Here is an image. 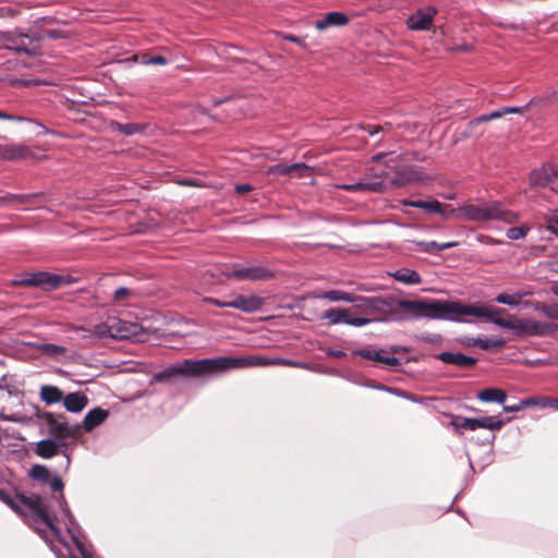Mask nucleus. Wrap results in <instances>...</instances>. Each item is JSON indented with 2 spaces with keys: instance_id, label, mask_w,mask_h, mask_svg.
<instances>
[{
  "instance_id": "4be33fe9",
  "label": "nucleus",
  "mask_w": 558,
  "mask_h": 558,
  "mask_svg": "<svg viewBox=\"0 0 558 558\" xmlns=\"http://www.w3.org/2000/svg\"><path fill=\"white\" fill-rule=\"evenodd\" d=\"M1 156L5 159H25L28 157L33 158H41V156L36 155L34 151H31L26 146L22 144H7L5 146H0Z\"/></svg>"
},
{
  "instance_id": "2f4dec72",
  "label": "nucleus",
  "mask_w": 558,
  "mask_h": 558,
  "mask_svg": "<svg viewBox=\"0 0 558 558\" xmlns=\"http://www.w3.org/2000/svg\"><path fill=\"white\" fill-rule=\"evenodd\" d=\"M43 195L39 193L35 194H11L8 193L0 197V205L7 204H21V205H31L33 201L36 198H40Z\"/></svg>"
},
{
  "instance_id": "864d4df0",
  "label": "nucleus",
  "mask_w": 558,
  "mask_h": 558,
  "mask_svg": "<svg viewBox=\"0 0 558 558\" xmlns=\"http://www.w3.org/2000/svg\"><path fill=\"white\" fill-rule=\"evenodd\" d=\"M204 302L213 304V305L218 306V307H228V305H227L228 304V300L221 301V300H218V299H215V298H205Z\"/></svg>"
},
{
  "instance_id": "13d9d810",
  "label": "nucleus",
  "mask_w": 558,
  "mask_h": 558,
  "mask_svg": "<svg viewBox=\"0 0 558 558\" xmlns=\"http://www.w3.org/2000/svg\"><path fill=\"white\" fill-rule=\"evenodd\" d=\"M329 355L335 357H342L345 355V353L343 351H331Z\"/></svg>"
},
{
  "instance_id": "6e6d98bb",
  "label": "nucleus",
  "mask_w": 558,
  "mask_h": 558,
  "mask_svg": "<svg viewBox=\"0 0 558 558\" xmlns=\"http://www.w3.org/2000/svg\"><path fill=\"white\" fill-rule=\"evenodd\" d=\"M283 39L289 40V41H291V43H294V44H296V45H299V46H301V47H305L304 41H303L301 38L296 37V36H293V35H284V36H283Z\"/></svg>"
},
{
  "instance_id": "680f3d73",
  "label": "nucleus",
  "mask_w": 558,
  "mask_h": 558,
  "mask_svg": "<svg viewBox=\"0 0 558 558\" xmlns=\"http://www.w3.org/2000/svg\"><path fill=\"white\" fill-rule=\"evenodd\" d=\"M392 352L393 353L398 352V349L397 348H392Z\"/></svg>"
},
{
  "instance_id": "49530a36",
  "label": "nucleus",
  "mask_w": 558,
  "mask_h": 558,
  "mask_svg": "<svg viewBox=\"0 0 558 558\" xmlns=\"http://www.w3.org/2000/svg\"><path fill=\"white\" fill-rule=\"evenodd\" d=\"M371 320L368 318L364 317H352L350 315V311L348 310V318H345L344 324L355 326V327H362L369 323Z\"/></svg>"
},
{
  "instance_id": "8fccbe9b",
  "label": "nucleus",
  "mask_w": 558,
  "mask_h": 558,
  "mask_svg": "<svg viewBox=\"0 0 558 558\" xmlns=\"http://www.w3.org/2000/svg\"><path fill=\"white\" fill-rule=\"evenodd\" d=\"M130 294V289L121 287L114 291L113 298L117 302H121L124 301Z\"/></svg>"
},
{
  "instance_id": "cd10ccee",
  "label": "nucleus",
  "mask_w": 558,
  "mask_h": 558,
  "mask_svg": "<svg viewBox=\"0 0 558 558\" xmlns=\"http://www.w3.org/2000/svg\"><path fill=\"white\" fill-rule=\"evenodd\" d=\"M322 298L327 299L332 302H339V301L349 302V303H355L357 301H363V302H368V303L372 302V300H368L366 298L357 296V295H354L352 293L341 291V290L327 291L322 295Z\"/></svg>"
},
{
  "instance_id": "c9c22d12",
  "label": "nucleus",
  "mask_w": 558,
  "mask_h": 558,
  "mask_svg": "<svg viewBox=\"0 0 558 558\" xmlns=\"http://www.w3.org/2000/svg\"><path fill=\"white\" fill-rule=\"evenodd\" d=\"M417 245L421 247V251L425 253H438L447 248L456 247L458 242H446V243H437L435 241L429 242H418Z\"/></svg>"
},
{
  "instance_id": "f8f14e48",
  "label": "nucleus",
  "mask_w": 558,
  "mask_h": 558,
  "mask_svg": "<svg viewBox=\"0 0 558 558\" xmlns=\"http://www.w3.org/2000/svg\"><path fill=\"white\" fill-rule=\"evenodd\" d=\"M530 185L549 186L553 191L558 192V169L550 163H546L541 169L532 171Z\"/></svg>"
},
{
  "instance_id": "9d476101",
  "label": "nucleus",
  "mask_w": 558,
  "mask_h": 558,
  "mask_svg": "<svg viewBox=\"0 0 558 558\" xmlns=\"http://www.w3.org/2000/svg\"><path fill=\"white\" fill-rule=\"evenodd\" d=\"M554 97H556V93H554L553 95L534 98L524 107H502L500 109L492 111L488 114H482V116L477 117L475 120H473L471 122V124L488 122L490 120L499 119V118H501L506 114H510V113L522 114L526 111H534L536 109H541L542 107H544Z\"/></svg>"
},
{
  "instance_id": "a878e982",
  "label": "nucleus",
  "mask_w": 558,
  "mask_h": 558,
  "mask_svg": "<svg viewBox=\"0 0 558 558\" xmlns=\"http://www.w3.org/2000/svg\"><path fill=\"white\" fill-rule=\"evenodd\" d=\"M118 128H119L121 134L124 136H133V135L158 136V134L153 132L155 129L148 124L128 123L124 125L118 124Z\"/></svg>"
},
{
  "instance_id": "4468645a",
  "label": "nucleus",
  "mask_w": 558,
  "mask_h": 558,
  "mask_svg": "<svg viewBox=\"0 0 558 558\" xmlns=\"http://www.w3.org/2000/svg\"><path fill=\"white\" fill-rule=\"evenodd\" d=\"M264 303V299L257 295L233 294L229 296L227 305L250 314L260 310Z\"/></svg>"
},
{
  "instance_id": "f03ea898",
  "label": "nucleus",
  "mask_w": 558,
  "mask_h": 558,
  "mask_svg": "<svg viewBox=\"0 0 558 558\" xmlns=\"http://www.w3.org/2000/svg\"><path fill=\"white\" fill-rule=\"evenodd\" d=\"M477 311L482 312L481 315L475 317H485L499 327L510 329L518 336H547L558 329V326L551 323L537 322L529 318H504L502 314L506 313L504 308H486L477 306Z\"/></svg>"
},
{
  "instance_id": "79ce46f5",
  "label": "nucleus",
  "mask_w": 558,
  "mask_h": 558,
  "mask_svg": "<svg viewBox=\"0 0 558 558\" xmlns=\"http://www.w3.org/2000/svg\"><path fill=\"white\" fill-rule=\"evenodd\" d=\"M451 425L456 429H469L474 430L473 418L464 417V416H454L451 421Z\"/></svg>"
},
{
  "instance_id": "bb28decb",
  "label": "nucleus",
  "mask_w": 558,
  "mask_h": 558,
  "mask_svg": "<svg viewBox=\"0 0 558 558\" xmlns=\"http://www.w3.org/2000/svg\"><path fill=\"white\" fill-rule=\"evenodd\" d=\"M60 446L65 447V444L64 442L58 444L57 441H54L53 439H50V438L43 439L37 442L35 452L40 458L50 459V458L54 457L56 454H58Z\"/></svg>"
},
{
  "instance_id": "de8ad7c7",
  "label": "nucleus",
  "mask_w": 558,
  "mask_h": 558,
  "mask_svg": "<svg viewBox=\"0 0 558 558\" xmlns=\"http://www.w3.org/2000/svg\"><path fill=\"white\" fill-rule=\"evenodd\" d=\"M534 402L531 399H525L520 401L517 404L513 405H504L505 412H519L523 410L525 407L533 404Z\"/></svg>"
},
{
  "instance_id": "5701e85b",
  "label": "nucleus",
  "mask_w": 558,
  "mask_h": 558,
  "mask_svg": "<svg viewBox=\"0 0 558 558\" xmlns=\"http://www.w3.org/2000/svg\"><path fill=\"white\" fill-rule=\"evenodd\" d=\"M64 408L72 413L82 412L88 404V398L83 392H71L63 396Z\"/></svg>"
},
{
  "instance_id": "f257e3e1",
  "label": "nucleus",
  "mask_w": 558,
  "mask_h": 558,
  "mask_svg": "<svg viewBox=\"0 0 558 558\" xmlns=\"http://www.w3.org/2000/svg\"><path fill=\"white\" fill-rule=\"evenodd\" d=\"M398 307L415 317L433 319L460 320L462 316L483 314L477 306L463 304L459 301L440 300H399Z\"/></svg>"
},
{
  "instance_id": "a211bd4d",
  "label": "nucleus",
  "mask_w": 558,
  "mask_h": 558,
  "mask_svg": "<svg viewBox=\"0 0 558 558\" xmlns=\"http://www.w3.org/2000/svg\"><path fill=\"white\" fill-rule=\"evenodd\" d=\"M17 133L21 136L33 138V137H43L47 135H56L54 132L50 131L46 126L41 125L32 120H21L17 125Z\"/></svg>"
},
{
  "instance_id": "39448f33",
  "label": "nucleus",
  "mask_w": 558,
  "mask_h": 558,
  "mask_svg": "<svg viewBox=\"0 0 558 558\" xmlns=\"http://www.w3.org/2000/svg\"><path fill=\"white\" fill-rule=\"evenodd\" d=\"M215 373H222L234 368H244L253 366H289L296 368H307L305 363L288 360L283 357L269 359L260 355H248V356H218L214 357Z\"/></svg>"
},
{
  "instance_id": "473e14b6",
  "label": "nucleus",
  "mask_w": 558,
  "mask_h": 558,
  "mask_svg": "<svg viewBox=\"0 0 558 558\" xmlns=\"http://www.w3.org/2000/svg\"><path fill=\"white\" fill-rule=\"evenodd\" d=\"M477 399L483 402H497L504 404L507 399V393L500 388H486L478 392Z\"/></svg>"
},
{
  "instance_id": "09e8293b",
  "label": "nucleus",
  "mask_w": 558,
  "mask_h": 558,
  "mask_svg": "<svg viewBox=\"0 0 558 558\" xmlns=\"http://www.w3.org/2000/svg\"><path fill=\"white\" fill-rule=\"evenodd\" d=\"M142 63L145 65H165L167 64V59L161 56H156L151 58L143 57Z\"/></svg>"
},
{
  "instance_id": "a18cd8bd",
  "label": "nucleus",
  "mask_w": 558,
  "mask_h": 558,
  "mask_svg": "<svg viewBox=\"0 0 558 558\" xmlns=\"http://www.w3.org/2000/svg\"><path fill=\"white\" fill-rule=\"evenodd\" d=\"M0 500L3 501L5 505H8L13 511L20 512V506L16 504V501L10 496L9 493H7L4 489L0 488Z\"/></svg>"
},
{
  "instance_id": "f3484780",
  "label": "nucleus",
  "mask_w": 558,
  "mask_h": 558,
  "mask_svg": "<svg viewBox=\"0 0 558 558\" xmlns=\"http://www.w3.org/2000/svg\"><path fill=\"white\" fill-rule=\"evenodd\" d=\"M349 22L350 19L347 14L338 11H332L323 15L320 19L316 20L314 26L317 31L324 32L331 27L345 26Z\"/></svg>"
},
{
  "instance_id": "052dcab7",
  "label": "nucleus",
  "mask_w": 558,
  "mask_h": 558,
  "mask_svg": "<svg viewBox=\"0 0 558 558\" xmlns=\"http://www.w3.org/2000/svg\"><path fill=\"white\" fill-rule=\"evenodd\" d=\"M0 118H7V116L0 112Z\"/></svg>"
},
{
  "instance_id": "e433bc0d",
  "label": "nucleus",
  "mask_w": 558,
  "mask_h": 558,
  "mask_svg": "<svg viewBox=\"0 0 558 558\" xmlns=\"http://www.w3.org/2000/svg\"><path fill=\"white\" fill-rule=\"evenodd\" d=\"M347 191H374V192H381L384 187V182L376 181V182H359L355 184H349L342 186Z\"/></svg>"
},
{
  "instance_id": "4c0bfd02",
  "label": "nucleus",
  "mask_w": 558,
  "mask_h": 558,
  "mask_svg": "<svg viewBox=\"0 0 558 558\" xmlns=\"http://www.w3.org/2000/svg\"><path fill=\"white\" fill-rule=\"evenodd\" d=\"M322 317L324 319H328L329 323L332 325L344 323L345 318H348V310L347 308H329L323 313Z\"/></svg>"
},
{
  "instance_id": "6ab92c4d",
  "label": "nucleus",
  "mask_w": 558,
  "mask_h": 558,
  "mask_svg": "<svg viewBox=\"0 0 558 558\" xmlns=\"http://www.w3.org/2000/svg\"><path fill=\"white\" fill-rule=\"evenodd\" d=\"M436 359L444 362L445 364L456 365L460 368H472L475 366L477 360L475 357L465 355L463 353L457 352H441L436 355Z\"/></svg>"
},
{
  "instance_id": "dca6fc26",
  "label": "nucleus",
  "mask_w": 558,
  "mask_h": 558,
  "mask_svg": "<svg viewBox=\"0 0 558 558\" xmlns=\"http://www.w3.org/2000/svg\"><path fill=\"white\" fill-rule=\"evenodd\" d=\"M436 12V9L433 7L417 10L409 16L407 26L412 31H427L433 24Z\"/></svg>"
},
{
  "instance_id": "f704fd0d",
  "label": "nucleus",
  "mask_w": 558,
  "mask_h": 558,
  "mask_svg": "<svg viewBox=\"0 0 558 558\" xmlns=\"http://www.w3.org/2000/svg\"><path fill=\"white\" fill-rule=\"evenodd\" d=\"M531 291H520L513 294L500 293L495 298V301L500 304L517 306L524 296L531 295Z\"/></svg>"
},
{
  "instance_id": "2eb2a0df",
  "label": "nucleus",
  "mask_w": 558,
  "mask_h": 558,
  "mask_svg": "<svg viewBox=\"0 0 558 558\" xmlns=\"http://www.w3.org/2000/svg\"><path fill=\"white\" fill-rule=\"evenodd\" d=\"M238 280H268L274 277L272 271L263 266L238 267L235 266L229 276Z\"/></svg>"
},
{
  "instance_id": "1a4fd4ad",
  "label": "nucleus",
  "mask_w": 558,
  "mask_h": 558,
  "mask_svg": "<svg viewBox=\"0 0 558 558\" xmlns=\"http://www.w3.org/2000/svg\"><path fill=\"white\" fill-rule=\"evenodd\" d=\"M16 497L22 505L32 511L34 523L45 525L47 529L51 530L53 534L59 533L58 527L49 515L48 507L44 498L38 495L25 496L21 494H19Z\"/></svg>"
},
{
  "instance_id": "c756f323",
  "label": "nucleus",
  "mask_w": 558,
  "mask_h": 558,
  "mask_svg": "<svg viewBox=\"0 0 558 558\" xmlns=\"http://www.w3.org/2000/svg\"><path fill=\"white\" fill-rule=\"evenodd\" d=\"M39 396L41 401L46 404H54L60 402L63 399V391L52 385H44L40 387Z\"/></svg>"
},
{
  "instance_id": "6e6552de",
  "label": "nucleus",
  "mask_w": 558,
  "mask_h": 558,
  "mask_svg": "<svg viewBox=\"0 0 558 558\" xmlns=\"http://www.w3.org/2000/svg\"><path fill=\"white\" fill-rule=\"evenodd\" d=\"M41 418L48 426L49 435L61 442L69 437H76L80 434L81 425H69L66 417L63 414L45 412L41 415Z\"/></svg>"
},
{
  "instance_id": "ddd939ff",
  "label": "nucleus",
  "mask_w": 558,
  "mask_h": 558,
  "mask_svg": "<svg viewBox=\"0 0 558 558\" xmlns=\"http://www.w3.org/2000/svg\"><path fill=\"white\" fill-rule=\"evenodd\" d=\"M401 204L403 206H410V207H414V208H420V209H422L425 213L430 214V215L432 214L441 215L446 219L450 217V208H451V206L448 205V204H442L439 201L434 199V198H428L426 201H423V199H417V201L402 199Z\"/></svg>"
},
{
  "instance_id": "603ef678",
  "label": "nucleus",
  "mask_w": 558,
  "mask_h": 558,
  "mask_svg": "<svg viewBox=\"0 0 558 558\" xmlns=\"http://www.w3.org/2000/svg\"><path fill=\"white\" fill-rule=\"evenodd\" d=\"M46 351L50 354L58 355V354H63L65 352V348L49 343V344H46Z\"/></svg>"
},
{
  "instance_id": "72a5a7b5",
  "label": "nucleus",
  "mask_w": 558,
  "mask_h": 558,
  "mask_svg": "<svg viewBox=\"0 0 558 558\" xmlns=\"http://www.w3.org/2000/svg\"><path fill=\"white\" fill-rule=\"evenodd\" d=\"M391 276L399 282L405 283V284H418L422 282V278L420 274L415 270L408 269V268H401Z\"/></svg>"
},
{
  "instance_id": "58836bf2",
  "label": "nucleus",
  "mask_w": 558,
  "mask_h": 558,
  "mask_svg": "<svg viewBox=\"0 0 558 558\" xmlns=\"http://www.w3.org/2000/svg\"><path fill=\"white\" fill-rule=\"evenodd\" d=\"M29 476L37 482L47 484L51 480V473L50 470L40 464L34 465L29 471Z\"/></svg>"
},
{
  "instance_id": "7c9ffc66",
  "label": "nucleus",
  "mask_w": 558,
  "mask_h": 558,
  "mask_svg": "<svg viewBox=\"0 0 558 558\" xmlns=\"http://www.w3.org/2000/svg\"><path fill=\"white\" fill-rule=\"evenodd\" d=\"M509 421L510 418L498 420L496 416H483L473 418L474 430L477 428H486L493 432L500 430L502 426Z\"/></svg>"
},
{
  "instance_id": "3c124183",
  "label": "nucleus",
  "mask_w": 558,
  "mask_h": 558,
  "mask_svg": "<svg viewBox=\"0 0 558 558\" xmlns=\"http://www.w3.org/2000/svg\"><path fill=\"white\" fill-rule=\"evenodd\" d=\"M47 484L50 485V487L53 492H62V489L64 487V484H63L61 477H59V476L51 475V480Z\"/></svg>"
},
{
  "instance_id": "c85d7f7f",
  "label": "nucleus",
  "mask_w": 558,
  "mask_h": 558,
  "mask_svg": "<svg viewBox=\"0 0 558 558\" xmlns=\"http://www.w3.org/2000/svg\"><path fill=\"white\" fill-rule=\"evenodd\" d=\"M220 104L223 105L222 111L232 119H238L245 114L243 112L245 105L243 99H227L225 101L216 102V105Z\"/></svg>"
},
{
  "instance_id": "412c9836",
  "label": "nucleus",
  "mask_w": 558,
  "mask_h": 558,
  "mask_svg": "<svg viewBox=\"0 0 558 558\" xmlns=\"http://www.w3.org/2000/svg\"><path fill=\"white\" fill-rule=\"evenodd\" d=\"M385 353L386 352L384 350L374 351L368 349H362L356 352L357 355L366 360L385 364L390 368H398L401 366V362L399 359L395 356H388Z\"/></svg>"
},
{
  "instance_id": "20e7f679",
  "label": "nucleus",
  "mask_w": 558,
  "mask_h": 558,
  "mask_svg": "<svg viewBox=\"0 0 558 558\" xmlns=\"http://www.w3.org/2000/svg\"><path fill=\"white\" fill-rule=\"evenodd\" d=\"M459 218L463 216L465 220L474 222H485L490 220H500L506 223H514L519 215L506 208L500 202L494 201L482 205L468 204L457 209L450 208V217Z\"/></svg>"
},
{
  "instance_id": "ea45409f",
  "label": "nucleus",
  "mask_w": 558,
  "mask_h": 558,
  "mask_svg": "<svg viewBox=\"0 0 558 558\" xmlns=\"http://www.w3.org/2000/svg\"><path fill=\"white\" fill-rule=\"evenodd\" d=\"M505 340L501 338L495 339H476L472 342L473 345L480 347L482 350L500 349L505 345Z\"/></svg>"
},
{
  "instance_id": "37998d69",
  "label": "nucleus",
  "mask_w": 558,
  "mask_h": 558,
  "mask_svg": "<svg viewBox=\"0 0 558 558\" xmlns=\"http://www.w3.org/2000/svg\"><path fill=\"white\" fill-rule=\"evenodd\" d=\"M546 228L558 235V209L545 217Z\"/></svg>"
},
{
  "instance_id": "393cba45",
  "label": "nucleus",
  "mask_w": 558,
  "mask_h": 558,
  "mask_svg": "<svg viewBox=\"0 0 558 558\" xmlns=\"http://www.w3.org/2000/svg\"><path fill=\"white\" fill-rule=\"evenodd\" d=\"M308 171V167L304 163H292V165H284V163H276L268 169L269 174L275 175H289L296 173L299 177H303L304 172Z\"/></svg>"
},
{
  "instance_id": "5fc2aeb1",
  "label": "nucleus",
  "mask_w": 558,
  "mask_h": 558,
  "mask_svg": "<svg viewBox=\"0 0 558 558\" xmlns=\"http://www.w3.org/2000/svg\"><path fill=\"white\" fill-rule=\"evenodd\" d=\"M253 190V186L251 184H238L235 186V192L239 194V195H244V194H247L250 193L251 191Z\"/></svg>"
},
{
  "instance_id": "c03bdc74",
  "label": "nucleus",
  "mask_w": 558,
  "mask_h": 558,
  "mask_svg": "<svg viewBox=\"0 0 558 558\" xmlns=\"http://www.w3.org/2000/svg\"><path fill=\"white\" fill-rule=\"evenodd\" d=\"M527 227H513L508 229L507 236L511 240L523 239L527 234Z\"/></svg>"
},
{
  "instance_id": "4d7b16f0",
  "label": "nucleus",
  "mask_w": 558,
  "mask_h": 558,
  "mask_svg": "<svg viewBox=\"0 0 558 558\" xmlns=\"http://www.w3.org/2000/svg\"><path fill=\"white\" fill-rule=\"evenodd\" d=\"M379 131H381V129H380V128H378V126H369V128L367 129V135H368V136L377 135V134L379 133Z\"/></svg>"
},
{
  "instance_id": "7ed1b4c3",
  "label": "nucleus",
  "mask_w": 558,
  "mask_h": 558,
  "mask_svg": "<svg viewBox=\"0 0 558 558\" xmlns=\"http://www.w3.org/2000/svg\"><path fill=\"white\" fill-rule=\"evenodd\" d=\"M385 158V165L389 171H383L381 174L388 178L395 186H404L424 180V175L409 163L411 160L418 159L416 153L396 154L395 151H389L379 153L373 157L375 161H380Z\"/></svg>"
},
{
  "instance_id": "aec40b11",
  "label": "nucleus",
  "mask_w": 558,
  "mask_h": 558,
  "mask_svg": "<svg viewBox=\"0 0 558 558\" xmlns=\"http://www.w3.org/2000/svg\"><path fill=\"white\" fill-rule=\"evenodd\" d=\"M75 330L84 332L82 335L83 338H126V333H116L113 332V326H108L106 324H98L93 327V329H87L85 327H76Z\"/></svg>"
},
{
  "instance_id": "bf43d9fd",
  "label": "nucleus",
  "mask_w": 558,
  "mask_h": 558,
  "mask_svg": "<svg viewBox=\"0 0 558 558\" xmlns=\"http://www.w3.org/2000/svg\"><path fill=\"white\" fill-rule=\"evenodd\" d=\"M198 114H206V111L203 108L197 109Z\"/></svg>"
},
{
  "instance_id": "0eeeda50",
  "label": "nucleus",
  "mask_w": 558,
  "mask_h": 558,
  "mask_svg": "<svg viewBox=\"0 0 558 558\" xmlns=\"http://www.w3.org/2000/svg\"><path fill=\"white\" fill-rule=\"evenodd\" d=\"M71 282L72 279L70 276L40 271L36 274H27L23 278L14 280L13 284L17 287H36L49 291Z\"/></svg>"
},
{
  "instance_id": "b1692460",
  "label": "nucleus",
  "mask_w": 558,
  "mask_h": 558,
  "mask_svg": "<svg viewBox=\"0 0 558 558\" xmlns=\"http://www.w3.org/2000/svg\"><path fill=\"white\" fill-rule=\"evenodd\" d=\"M108 415L109 412L107 410L95 408L87 412L82 424H80L81 428H84L86 432H90L93 428L104 423Z\"/></svg>"
},
{
  "instance_id": "423d86ee",
  "label": "nucleus",
  "mask_w": 558,
  "mask_h": 558,
  "mask_svg": "<svg viewBox=\"0 0 558 558\" xmlns=\"http://www.w3.org/2000/svg\"><path fill=\"white\" fill-rule=\"evenodd\" d=\"M209 374H216L214 359L183 360L156 373L153 378L157 383H168L175 376L198 378Z\"/></svg>"
},
{
  "instance_id": "9b49d317",
  "label": "nucleus",
  "mask_w": 558,
  "mask_h": 558,
  "mask_svg": "<svg viewBox=\"0 0 558 558\" xmlns=\"http://www.w3.org/2000/svg\"><path fill=\"white\" fill-rule=\"evenodd\" d=\"M3 46L7 49L26 54H37L40 50L39 38L34 34L9 33L3 35Z\"/></svg>"
},
{
  "instance_id": "a19ab883",
  "label": "nucleus",
  "mask_w": 558,
  "mask_h": 558,
  "mask_svg": "<svg viewBox=\"0 0 558 558\" xmlns=\"http://www.w3.org/2000/svg\"><path fill=\"white\" fill-rule=\"evenodd\" d=\"M533 306L536 311H542L548 318L558 319V305H546L536 302Z\"/></svg>"
}]
</instances>
